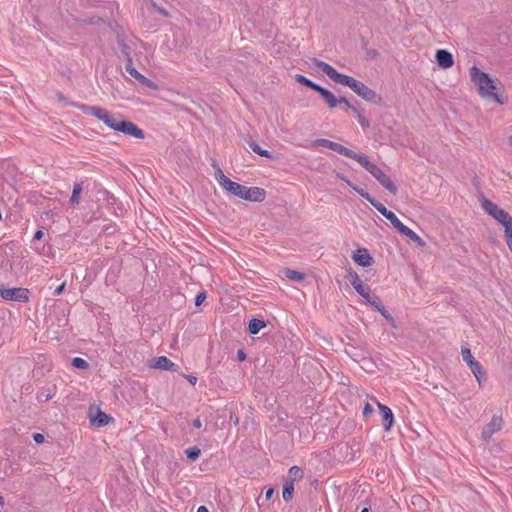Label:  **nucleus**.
Returning a JSON list of instances; mask_svg holds the SVG:
<instances>
[{
	"instance_id": "20e7f679",
	"label": "nucleus",
	"mask_w": 512,
	"mask_h": 512,
	"mask_svg": "<svg viewBox=\"0 0 512 512\" xmlns=\"http://www.w3.org/2000/svg\"><path fill=\"white\" fill-rule=\"evenodd\" d=\"M356 161L362 165L374 178H376L377 181L391 194H397L398 189L390 177L386 175L377 165L370 162L367 156L359 154Z\"/></svg>"
},
{
	"instance_id": "f03ea898",
	"label": "nucleus",
	"mask_w": 512,
	"mask_h": 512,
	"mask_svg": "<svg viewBox=\"0 0 512 512\" xmlns=\"http://www.w3.org/2000/svg\"><path fill=\"white\" fill-rule=\"evenodd\" d=\"M471 80L477 85L479 94L486 99H493L499 104L504 101L500 96L494 92L496 89V82L487 73L482 72L476 66H472L469 70Z\"/></svg>"
},
{
	"instance_id": "5701e85b",
	"label": "nucleus",
	"mask_w": 512,
	"mask_h": 512,
	"mask_svg": "<svg viewBox=\"0 0 512 512\" xmlns=\"http://www.w3.org/2000/svg\"><path fill=\"white\" fill-rule=\"evenodd\" d=\"M470 370L474 374L475 378L477 379L478 383L481 385L482 380L486 379V374L482 372V366L479 362L472 363L470 365Z\"/></svg>"
},
{
	"instance_id": "a211bd4d",
	"label": "nucleus",
	"mask_w": 512,
	"mask_h": 512,
	"mask_svg": "<svg viewBox=\"0 0 512 512\" xmlns=\"http://www.w3.org/2000/svg\"><path fill=\"white\" fill-rule=\"evenodd\" d=\"M317 92L326 101L329 108H335L338 105V98H336L335 95L332 92H330L328 89L323 88L321 86Z\"/></svg>"
},
{
	"instance_id": "e2e57ef3",
	"label": "nucleus",
	"mask_w": 512,
	"mask_h": 512,
	"mask_svg": "<svg viewBox=\"0 0 512 512\" xmlns=\"http://www.w3.org/2000/svg\"><path fill=\"white\" fill-rule=\"evenodd\" d=\"M0 503H2V497H0Z\"/></svg>"
},
{
	"instance_id": "72a5a7b5",
	"label": "nucleus",
	"mask_w": 512,
	"mask_h": 512,
	"mask_svg": "<svg viewBox=\"0 0 512 512\" xmlns=\"http://www.w3.org/2000/svg\"><path fill=\"white\" fill-rule=\"evenodd\" d=\"M369 203L384 217L387 215V213L390 212L382 203H380L374 198Z\"/></svg>"
},
{
	"instance_id": "a18cd8bd",
	"label": "nucleus",
	"mask_w": 512,
	"mask_h": 512,
	"mask_svg": "<svg viewBox=\"0 0 512 512\" xmlns=\"http://www.w3.org/2000/svg\"><path fill=\"white\" fill-rule=\"evenodd\" d=\"M64 289H65V282H64V283H62L60 286H58V287L54 290V292H53L54 296H59V295H61V294L63 293Z\"/></svg>"
},
{
	"instance_id": "864d4df0",
	"label": "nucleus",
	"mask_w": 512,
	"mask_h": 512,
	"mask_svg": "<svg viewBox=\"0 0 512 512\" xmlns=\"http://www.w3.org/2000/svg\"><path fill=\"white\" fill-rule=\"evenodd\" d=\"M505 239H506L507 246L512 251V236L511 237H506Z\"/></svg>"
},
{
	"instance_id": "f3484780",
	"label": "nucleus",
	"mask_w": 512,
	"mask_h": 512,
	"mask_svg": "<svg viewBox=\"0 0 512 512\" xmlns=\"http://www.w3.org/2000/svg\"><path fill=\"white\" fill-rule=\"evenodd\" d=\"M402 235L408 237L411 241H413L417 246L424 247L425 241L416 234L412 229L404 225L401 230L399 231Z\"/></svg>"
},
{
	"instance_id": "e433bc0d",
	"label": "nucleus",
	"mask_w": 512,
	"mask_h": 512,
	"mask_svg": "<svg viewBox=\"0 0 512 512\" xmlns=\"http://www.w3.org/2000/svg\"><path fill=\"white\" fill-rule=\"evenodd\" d=\"M351 188L355 192H357L362 198H364L366 201L370 202L373 199V197L368 192H366L364 189L359 188L358 186H355V185H351Z\"/></svg>"
},
{
	"instance_id": "7ed1b4c3",
	"label": "nucleus",
	"mask_w": 512,
	"mask_h": 512,
	"mask_svg": "<svg viewBox=\"0 0 512 512\" xmlns=\"http://www.w3.org/2000/svg\"><path fill=\"white\" fill-rule=\"evenodd\" d=\"M315 65L317 68H319L323 73H325L335 83L342 84L344 86H348L356 94H358V91L361 89L362 85L364 84V83L354 79L351 76L339 73L336 69H334L331 65H329L328 63H326L324 61L315 60Z\"/></svg>"
},
{
	"instance_id": "412c9836",
	"label": "nucleus",
	"mask_w": 512,
	"mask_h": 512,
	"mask_svg": "<svg viewBox=\"0 0 512 512\" xmlns=\"http://www.w3.org/2000/svg\"><path fill=\"white\" fill-rule=\"evenodd\" d=\"M294 483L292 481L285 480L283 485L282 497L285 502H289L293 498Z\"/></svg>"
},
{
	"instance_id": "2f4dec72",
	"label": "nucleus",
	"mask_w": 512,
	"mask_h": 512,
	"mask_svg": "<svg viewBox=\"0 0 512 512\" xmlns=\"http://www.w3.org/2000/svg\"><path fill=\"white\" fill-rule=\"evenodd\" d=\"M186 456H187V459L190 460V461H195L201 454V450L194 446V447H190L188 448L186 451Z\"/></svg>"
},
{
	"instance_id": "9b49d317",
	"label": "nucleus",
	"mask_w": 512,
	"mask_h": 512,
	"mask_svg": "<svg viewBox=\"0 0 512 512\" xmlns=\"http://www.w3.org/2000/svg\"><path fill=\"white\" fill-rule=\"evenodd\" d=\"M355 263L362 267L370 266L373 262V258L369 254L366 248L357 249L352 256Z\"/></svg>"
},
{
	"instance_id": "79ce46f5",
	"label": "nucleus",
	"mask_w": 512,
	"mask_h": 512,
	"mask_svg": "<svg viewBox=\"0 0 512 512\" xmlns=\"http://www.w3.org/2000/svg\"><path fill=\"white\" fill-rule=\"evenodd\" d=\"M338 104H344L347 109L354 110L356 107H354L345 97L338 98Z\"/></svg>"
},
{
	"instance_id": "393cba45",
	"label": "nucleus",
	"mask_w": 512,
	"mask_h": 512,
	"mask_svg": "<svg viewBox=\"0 0 512 512\" xmlns=\"http://www.w3.org/2000/svg\"><path fill=\"white\" fill-rule=\"evenodd\" d=\"M265 326L266 323L263 320L253 318L249 322L248 330L251 334H257Z\"/></svg>"
},
{
	"instance_id": "c9c22d12",
	"label": "nucleus",
	"mask_w": 512,
	"mask_h": 512,
	"mask_svg": "<svg viewBox=\"0 0 512 512\" xmlns=\"http://www.w3.org/2000/svg\"><path fill=\"white\" fill-rule=\"evenodd\" d=\"M381 315L387 320L389 325L393 328H397V324L393 316L389 313V311L386 308L380 309Z\"/></svg>"
},
{
	"instance_id": "3c124183",
	"label": "nucleus",
	"mask_w": 512,
	"mask_h": 512,
	"mask_svg": "<svg viewBox=\"0 0 512 512\" xmlns=\"http://www.w3.org/2000/svg\"><path fill=\"white\" fill-rule=\"evenodd\" d=\"M193 426L196 428V429H199L202 427V422L199 418H196L194 421H193Z\"/></svg>"
},
{
	"instance_id": "a19ab883",
	"label": "nucleus",
	"mask_w": 512,
	"mask_h": 512,
	"mask_svg": "<svg viewBox=\"0 0 512 512\" xmlns=\"http://www.w3.org/2000/svg\"><path fill=\"white\" fill-rule=\"evenodd\" d=\"M206 299V292L202 291L195 297V305L200 306Z\"/></svg>"
},
{
	"instance_id": "13d9d810",
	"label": "nucleus",
	"mask_w": 512,
	"mask_h": 512,
	"mask_svg": "<svg viewBox=\"0 0 512 512\" xmlns=\"http://www.w3.org/2000/svg\"><path fill=\"white\" fill-rule=\"evenodd\" d=\"M361 512H369V508L365 507L361 510Z\"/></svg>"
},
{
	"instance_id": "7c9ffc66",
	"label": "nucleus",
	"mask_w": 512,
	"mask_h": 512,
	"mask_svg": "<svg viewBox=\"0 0 512 512\" xmlns=\"http://www.w3.org/2000/svg\"><path fill=\"white\" fill-rule=\"evenodd\" d=\"M353 112H354V114H355V116H356V118H357V120H358L359 124L361 125V127H362L363 129H367V128H369V127H370V122L368 121V119H367L366 117H364V116L361 114V112H360V110H359V109L355 108V109L353 110Z\"/></svg>"
},
{
	"instance_id": "680f3d73",
	"label": "nucleus",
	"mask_w": 512,
	"mask_h": 512,
	"mask_svg": "<svg viewBox=\"0 0 512 512\" xmlns=\"http://www.w3.org/2000/svg\"><path fill=\"white\" fill-rule=\"evenodd\" d=\"M510 144H512V136L510 137Z\"/></svg>"
},
{
	"instance_id": "39448f33",
	"label": "nucleus",
	"mask_w": 512,
	"mask_h": 512,
	"mask_svg": "<svg viewBox=\"0 0 512 512\" xmlns=\"http://www.w3.org/2000/svg\"><path fill=\"white\" fill-rule=\"evenodd\" d=\"M226 191L246 201L262 202L265 199L266 192L263 188L247 187L231 181L226 187Z\"/></svg>"
},
{
	"instance_id": "f257e3e1",
	"label": "nucleus",
	"mask_w": 512,
	"mask_h": 512,
	"mask_svg": "<svg viewBox=\"0 0 512 512\" xmlns=\"http://www.w3.org/2000/svg\"><path fill=\"white\" fill-rule=\"evenodd\" d=\"M72 106L81 110L84 114L95 116L110 129H113L117 132H122L137 139H143L145 137L144 131L142 129H140L133 122L125 120L121 114H113L107 109L99 106H87L80 103H73Z\"/></svg>"
},
{
	"instance_id": "4be33fe9",
	"label": "nucleus",
	"mask_w": 512,
	"mask_h": 512,
	"mask_svg": "<svg viewBox=\"0 0 512 512\" xmlns=\"http://www.w3.org/2000/svg\"><path fill=\"white\" fill-rule=\"evenodd\" d=\"M304 476L303 470L298 466H292L288 471V476L286 480L292 481L293 483L295 481L301 480Z\"/></svg>"
},
{
	"instance_id": "37998d69",
	"label": "nucleus",
	"mask_w": 512,
	"mask_h": 512,
	"mask_svg": "<svg viewBox=\"0 0 512 512\" xmlns=\"http://www.w3.org/2000/svg\"><path fill=\"white\" fill-rule=\"evenodd\" d=\"M33 439H34V441H35L37 444H41V443H43V442H44L45 437H44V435H43V434H41V433H34V434H33Z\"/></svg>"
},
{
	"instance_id": "052dcab7",
	"label": "nucleus",
	"mask_w": 512,
	"mask_h": 512,
	"mask_svg": "<svg viewBox=\"0 0 512 512\" xmlns=\"http://www.w3.org/2000/svg\"><path fill=\"white\" fill-rule=\"evenodd\" d=\"M45 400H48L50 398L49 395H44Z\"/></svg>"
},
{
	"instance_id": "603ef678",
	"label": "nucleus",
	"mask_w": 512,
	"mask_h": 512,
	"mask_svg": "<svg viewBox=\"0 0 512 512\" xmlns=\"http://www.w3.org/2000/svg\"><path fill=\"white\" fill-rule=\"evenodd\" d=\"M187 379H188V381H189L191 384H193V385H194V384H196V382H197V377H195V376H193V375H189V376L187 377Z\"/></svg>"
},
{
	"instance_id": "bf43d9fd",
	"label": "nucleus",
	"mask_w": 512,
	"mask_h": 512,
	"mask_svg": "<svg viewBox=\"0 0 512 512\" xmlns=\"http://www.w3.org/2000/svg\"><path fill=\"white\" fill-rule=\"evenodd\" d=\"M45 400H48L50 398L49 395H44Z\"/></svg>"
},
{
	"instance_id": "de8ad7c7",
	"label": "nucleus",
	"mask_w": 512,
	"mask_h": 512,
	"mask_svg": "<svg viewBox=\"0 0 512 512\" xmlns=\"http://www.w3.org/2000/svg\"><path fill=\"white\" fill-rule=\"evenodd\" d=\"M337 178L341 179L342 181L346 182L350 187L351 185H353L349 179H347L344 175L340 174V173H337L336 174Z\"/></svg>"
},
{
	"instance_id": "49530a36",
	"label": "nucleus",
	"mask_w": 512,
	"mask_h": 512,
	"mask_svg": "<svg viewBox=\"0 0 512 512\" xmlns=\"http://www.w3.org/2000/svg\"><path fill=\"white\" fill-rule=\"evenodd\" d=\"M44 236V232L42 230H37L34 234V240H40Z\"/></svg>"
},
{
	"instance_id": "4468645a",
	"label": "nucleus",
	"mask_w": 512,
	"mask_h": 512,
	"mask_svg": "<svg viewBox=\"0 0 512 512\" xmlns=\"http://www.w3.org/2000/svg\"><path fill=\"white\" fill-rule=\"evenodd\" d=\"M436 61L438 65L443 68L447 69L453 66L454 60L452 54L444 49H439L436 51Z\"/></svg>"
},
{
	"instance_id": "c756f323",
	"label": "nucleus",
	"mask_w": 512,
	"mask_h": 512,
	"mask_svg": "<svg viewBox=\"0 0 512 512\" xmlns=\"http://www.w3.org/2000/svg\"><path fill=\"white\" fill-rule=\"evenodd\" d=\"M118 46L121 50L122 55L125 57L126 62H128L129 59H132L131 48L128 44L124 42V40H119Z\"/></svg>"
},
{
	"instance_id": "f8f14e48",
	"label": "nucleus",
	"mask_w": 512,
	"mask_h": 512,
	"mask_svg": "<svg viewBox=\"0 0 512 512\" xmlns=\"http://www.w3.org/2000/svg\"><path fill=\"white\" fill-rule=\"evenodd\" d=\"M151 367L166 371H176L178 366L169 360L166 356L153 358Z\"/></svg>"
},
{
	"instance_id": "4c0bfd02",
	"label": "nucleus",
	"mask_w": 512,
	"mask_h": 512,
	"mask_svg": "<svg viewBox=\"0 0 512 512\" xmlns=\"http://www.w3.org/2000/svg\"><path fill=\"white\" fill-rule=\"evenodd\" d=\"M369 304L379 312H380V309L385 308V306L382 304L380 298L376 295L373 296V298L371 299Z\"/></svg>"
},
{
	"instance_id": "423d86ee",
	"label": "nucleus",
	"mask_w": 512,
	"mask_h": 512,
	"mask_svg": "<svg viewBox=\"0 0 512 512\" xmlns=\"http://www.w3.org/2000/svg\"><path fill=\"white\" fill-rule=\"evenodd\" d=\"M312 146L325 147V148L331 149L345 157H348V158H351L354 160H356L357 157L359 156L358 153L352 151L351 149H349L337 142H333L331 140L324 139V138L316 139L315 141H313Z\"/></svg>"
},
{
	"instance_id": "1a4fd4ad",
	"label": "nucleus",
	"mask_w": 512,
	"mask_h": 512,
	"mask_svg": "<svg viewBox=\"0 0 512 512\" xmlns=\"http://www.w3.org/2000/svg\"><path fill=\"white\" fill-rule=\"evenodd\" d=\"M503 420L501 417L493 416L490 422L483 428L482 430V438L487 440L489 439L495 432L499 431L502 427Z\"/></svg>"
},
{
	"instance_id": "f704fd0d",
	"label": "nucleus",
	"mask_w": 512,
	"mask_h": 512,
	"mask_svg": "<svg viewBox=\"0 0 512 512\" xmlns=\"http://www.w3.org/2000/svg\"><path fill=\"white\" fill-rule=\"evenodd\" d=\"M72 366L77 369H87L89 367V363L80 357H75L72 359Z\"/></svg>"
},
{
	"instance_id": "cd10ccee",
	"label": "nucleus",
	"mask_w": 512,
	"mask_h": 512,
	"mask_svg": "<svg viewBox=\"0 0 512 512\" xmlns=\"http://www.w3.org/2000/svg\"><path fill=\"white\" fill-rule=\"evenodd\" d=\"M83 190L82 182H76L73 185L72 195L70 198V203L75 205L79 203V197Z\"/></svg>"
},
{
	"instance_id": "ddd939ff",
	"label": "nucleus",
	"mask_w": 512,
	"mask_h": 512,
	"mask_svg": "<svg viewBox=\"0 0 512 512\" xmlns=\"http://www.w3.org/2000/svg\"><path fill=\"white\" fill-rule=\"evenodd\" d=\"M357 95L373 104H380L382 102V97L365 84L362 85Z\"/></svg>"
},
{
	"instance_id": "c03bdc74",
	"label": "nucleus",
	"mask_w": 512,
	"mask_h": 512,
	"mask_svg": "<svg viewBox=\"0 0 512 512\" xmlns=\"http://www.w3.org/2000/svg\"><path fill=\"white\" fill-rule=\"evenodd\" d=\"M373 412V408L369 403H366L363 408V415L368 416Z\"/></svg>"
},
{
	"instance_id": "2eb2a0df",
	"label": "nucleus",
	"mask_w": 512,
	"mask_h": 512,
	"mask_svg": "<svg viewBox=\"0 0 512 512\" xmlns=\"http://www.w3.org/2000/svg\"><path fill=\"white\" fill-rule=\"evenodd\" d=\"M347 279L349 280V282L351 283V285L353 286V288L356 290V292L359 294V293H362L365 291V289L367 287H369L368 285H365L362 280L360 279L359 275L357 274L356 271H354L352 268H349L347 270Z\"/></svg>"
},
{
	"instance_id": "473e14b6",
	"label": "nucleus",
	"mask_w": 512,
	"mask_h": 512,
	"mask_svg": "<svg viewBox=\"0 0 512 512\" xmlns=\"http://www.w3.org/2000/svg\"><path fill=\"white\" fill-rule=\"evenodd\" d=\"M462 358L467 363V365L470 367L472 363L478 362L474 359V357L471 354V351L469 348H462Z\"/></svg>"
},
{
	"instance_id": "6e6d98bb",
	"label": "nucleus",
	"mask_w": 512,
	"mask_h": 512,
	"mask_svg": "<svg viewBox=\"0 0 512 512\" xmlns=\"http://www.w3.org/2000/svg\"><path fill=\"white\" fill-rule=\"evenodd\" d=\"M57 99H58L59 101H64V100H65V97H64V95H63L62 93H60V92H59V93H57Z\"/></svg>"
},
{
	"instance_id": "09e8293b",
	"label": "nucleus",
	"mask_w": 512,
	"mask_h": 512,
	"mask_svg": "<svg viewBox=\"0 0 512 512\" xmlns=\"http://www.w3.org/2000/svg\"><path fill=\"white\" fill-rule=\"evenodd\" d=\"M237 358L239 361H244L245 358H246V354L244 353L243 350H238L237 351Z\"/></svg>"
},
{
	"instance_id": "5fc2aeb1",
	"label": "nucleus",
	"mask_w": 512,
	"mask_h": 512,
	"mask_svg": "<svg viewBox=\"0 0 512 512\" xmlns=\"http://www.w3.org/2000/svg\"><path fill=\"white\" fill-rule=\"evenodd\" d=\"M197 512H209L208 509L205 507V506H200L198 509H197Z\"/></svg>"
},
{
	"instance_id": "9d476101",
	"label": "nucleus",
	"mask_w": 512,
	"mask_h": 512,
	"mask_svg": "<svg viewBox=\"0 0 512 512\" xmlns=\"http://www.w3.org/2000/svg\"><path fill=\"white\" fill-rule=\"evenodd\" d=\"M375 402H376V404H377V406L379 408V412H380V414L382 416L384 429L386 431H389L391 429V427L393 426V423H394L393 412H392V410L388 406L380 403L377 400H375Z\"/></svg>"
},
{
	"instance_id": "8fccbe9b",
	"label": "nucleus",
	"mask_w": 512,
	"mask_h": 512,
	"mask_svg": "<svg viewBox=\"0 0 512 512\" xmlns=\"http://www.w3.org/2000/svg\"><path fill=\"white\" fill-rule=\"evenodd\" d=\"M274 494V490L272 488H269L265 493V498L267 500L271 499Z\"/></svg>"
},
{
	"instance_id": "bb28decb",
	"label": "nucleus",
	"mask_w": 512,
	"mask_h": 512,
	"mask_svg": "<svg viewBox=\"0 0 512 512\" xmlns=\"http://www.w3.org/2000/svg\"><path fill=\"white\" fill-rule=\"evenodd\" d=\"M284 275L286 278L296 282L304 281L306 278V275L304 273L292 269H286L284 271Z\"/></svg>"
},
{
	"instance_id": "6ab92c4d",
	"label": "nucleus",
	"mask_w": 512,
	"mask_h": 512,
	"mask_svg": "<svg viewBox=\"0 0 512 512\" xmlns=\"http://www.w3.org/2000/svg\"><path fill=\"white\" fill-rule=\"evenodd\" d=\"M212 165L215 168L216 180L219 182L221 187H223L226 190V187H228V183H231L232 180H230L228 177L225 176L222 169L216 164L215 161L213 162Z\"/></svg>"
},
{
	"instance_id": "0eeeda50",
	"label": "nucleus",
	"mask_w": 512,
	"mask_h": 512,
	"mask_svg": "<svg viewBox=\"0 0 512 512\" xmlns=\"http://www.w3.org/2000/svg\"><path fill=\"white\" fill-rule=\"evenodd\" d=\"M29 290L22 287L5 288L0 287V296L4 300L25 303L29 300Z\"/></svg>"
},
{
	"instance_id": "c85d7f7f",
	"label": "nucleus",
	"mask_w": 512,
	"mask_h": 512,
	"mask_svg": "<svg viewBox=\"0 0 512 512\" xmlns=\"http://www.w3.org/2000/svg\"><path fill=\"white\" fill-rule=\"evenodd\" d=\"M385 218L387 220L390 221V223L393 225V227L399 232L401 230V228L404 226V224L399 220V218L392 212L390 211L389 213H387V215L385 216Z\"/></svg>"
},
{
	"instance_id": "6e6552de",
	"label": "nucleus",
	"mask_w": 512,
	"mask_h": 512,
	"mask_svg": "<svg viewBox=\"0 0 512 512\" xmlns=\"http://www.w3.org/2000/svg\"><path fill=\"white\" fill-rule=\"evenodd\" d=\"M481 207L488 215L492 216L500 223L505 221L507 222V220L512 218L509 213H507L505 210L500 208L497 204L493 203L489 199L484 198L481 201Z\"/></svg>"
},
{
	"instance_id": "4d7b16f0",
	"label": "nucleus",
	"mask_w": 512,
	"mask_h": 512,
	"mask_svg": "<svg viewBox=\"0 0 512 512\" xmlns=\"http://www.w3.org/2000/svg\"><path fill=\"white\" fill-rule=\"evenodd\" d=\"M159 12L162 13L163 15H165V16L168 15V13L164 9H159Z\"/></svg>"
},
{
	"instance_id": "aec40b11",
	"label": "nucleus",
	"mask_w": 512,
	"mask_h": 512,
	"mask_svg": "<svg viewBox=\"0 0 512 512\" xmlns=\"http://www.w3.org/2000/svg\"><path fill=\"white\" fill-rule=\"evenodd\" d=\"M110 419L106 413L99 410L96 416L91 418V423L98 427H103L109 423Z\"/></svg>"
},
{
	"instance_id": "a878e982",
	"label": "nucleus",
	"mask_w": 512,
	"mask_h": 512,
	"mask_svg": "<svg viewBox=\"0 0 512 512\" xmlns=\"http://www.w3.org/2000/svg\"><path fill=\"white\" fill-rule=\"evenodd\" d=\"M249 147L251 148V150L260 155V156H263V157H266V158H269V159H273V155L270 151L266 150V149H263L259 144H257L256 142L252 141L250 144H249Z\"/></svg>"
},
{
	"instance_id": "dca6fc26",
	"label": "nucleus",
	"mask_w": 512,
	"mask_h": 512,
	"mask_svg": "<svg viewBox=\"0 0 512 512\" xmlns=\"http://www.w3.org/2000/svg\"><path fill=\"white\" fill-rule=\"evenodd\" d=\"M125 70L130 76H132L133 78L138 80L141 84L148 86V87L151 85V81L148 78H146L144 75H142L140 72H138L136 70V68L133 66L132 59H129V61L126 62Z\"/></svg>"
},
{
	"instance_id": "ea45409f",
	"label": "nucleus",
	"mask_w": 512,
	"mask_h": 512,
	"mask_svg": "<svg viewBox=\"0 0 512 512\" xmlns=\"http://www.w3.org/2000/svg\"><path fill=\"white\" fill-rule=\"evenodd\" d=\"M359 295L362 296L368 303H370V301L373 298V296H375L374 294H371L370 287H367L365 289V291L362 292V293H359Z\"/></svg>"
},
{
	"instance_id": "58836bf2",
	"label": "nucleus",
	"mask_w": 512,
	"mask_h": 512,
	"mask_svg": "<svg viewBox=\"0 0 512 512\" xmlns=\"http://www.w3.org/2000/svg\"><path fill=\"white\" fill-rule=\"evenodd\" d=\"M504 226L505 238L512 236V218L501 223Z\"/></svg>"
},
{
	"instance_id": "b1692460",
	"label": "nucleus",
	"mask_w": 512,
	"mask_h": 512,
	"mask_svg": "<svg viewBox=\"0 0 512 512\" xmlns=\"http://www.w3.org/2000/svg\"><path fill=\"white\" fill-rule=\"evenodd\" d=\"M295 80L304 85V86H307L311 89H313L314 91H318L319 88L321 87L320 85H318L317 83L311 81L310 79L306 78L305 76L301 75V74H296L295 75Z\"/></svg>"
}]
</instances>
